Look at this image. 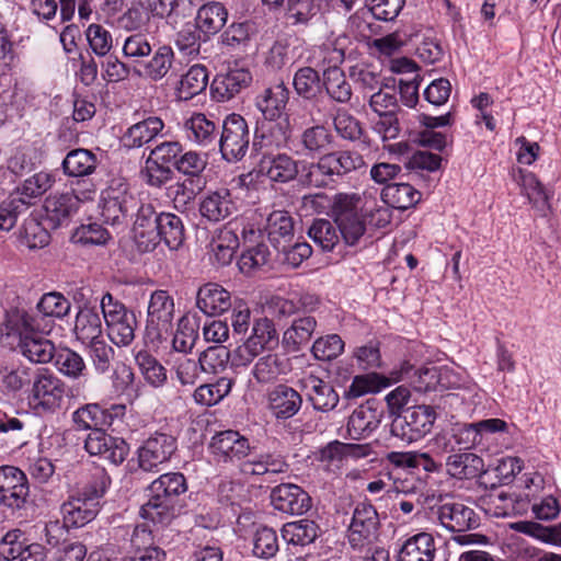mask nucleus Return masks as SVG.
Segmentation results:
<instances>
[{"mask_svg": "<svg viewBox=\"0 0 561 561\" xmlns=\"http://www.w3.org/2000/svg\"><path fill=\"white\" fill-rule=\"evenodd\" d=\"M208 84V71L205 66L194 65L181 76L175 91L180 100H191L206 90Z\"/></svg>", "mask_w": 561, "mask_h": 561, "instance_id": "a18cd8bd", "label": "nucleus"}, {"mask_svg": "<svg viewBox=\"0 0 561 561\" xmlns=\"http://www.w3.org/2000/svg\"><path fill=\"white\" fill-rule=\"evenodd\" d=\"M436 546L428 533L416 534L404 541L398 553V561H434Z\"/></svg>", "mask_w": 561, "mask_h": 561, "instance_id": "c9c22d12", "label": "nucleus"}, {"mask_svg": "<svg viewBox=\"0 0 561 561\" xmlns=\"http://www.w3.org/2000/svg\"><path fill=\"white\" fill-rule=\"evenodd\" d=\"M102 217L112 226L127 225L135 217L133 229L137 227L141 211L148 203H142L128 191L126 184L117 187L110 186L103 197Z\"/></svg>", "mask_w": 561, "mask_h": 561, "instance_id": "423d86ee", "label": "nucleus"}, {"mask_svg": "<svg viewBox=\"0 0 561 561\" xmlns=\"http://www.w3.org/2000/svg\"><path fill=\"white\" fill-rule=\"evenodd\" d=\"M389 385L388 378L377 373L357 375L345 392L347 398H358L367 393L380 391Z\"/></svg>", "mask_w": 561, "mask_h": 561, "instance_id": "bf43d9fd", "label": "nucleus"}, {"mask_svg": "<svg viewBox=\"0 0 561 561\" xmlns=\"http://www.w3.org/2000/svg\"><path fill=\"white\" fill-rule=\"evenodd\" d=\"M302 405L301 394L294 388L280 383L267 392V407L277 420H288Z\"/></svg>", "mask_w": 561, "mask_h": 561, "instance_id": "5701e85b", "label": "nucleus"}, {"mask_svg": "<svg viewBox=\"0 0 561 561\" xmlns=\"http://www.w3.org/2000/svg\"><path fill=\"white\" fill-rule=\"evenodd\" d=\"M135 360L145 379L152 386L159 387L167 380L165 368L147 351H139Z\"/></svg>", "mask_w": 561, "mask_h": 561, "instance_id": "680f3d73", "label": "nucleus"}, {"mask_svg": "<svg viewBox=\"0 0 561 561\" xmlns=\"http://www.w3.org/2000/svg\"><path fill=\"white\" fill-rule=\"evenodd\" d=\"M422 194L409 183H392L381 191L382 201L390 207L405 210L421 201Z\"/></svg>", "mask_w": 561, "mask_h": 561, "instance_id": "c03bdc74", "label": "nucleus"}, {"mask_svg": "<svg viewBox=\"0 0 561 561\" xmlns=\"http://www.w3.org/2000/svg\"><path fill=\"white\" fill-rule=\"evenodd\" d=\"M382 411L374 401H366L356 408L347 422V432L354 439H359L374 432L381 422Z\"/></svg>", "mask_w": 561, "mask_h": 561, "instance_id": "a878e982", "label": "nucleus"}, {"mask_svg": "<svg viewBox=\"0 0 561 561\" xmlns=\"http://www.w3.org/2000/svg\"><path fill=\"white\" fill-rule=\"evenodd\" d=\"M199 214L208 221L218 222L231 216L236 211V204L232 201L228 188H220L208 192L199 202Z\"/></svg>", "mask_w": 561, "mask_h": 561, "instance_id": "c85d7f7f", "label": "nucleus"}, {"mask_svg": "<svg viewBox=\"0 0 561 561\" xmlns=\"http://www.w3.org/2000/svg\"><path fill=\"white\" fill-rule=\"evenodd\" d=\"M149 22L150 12L142 2L131 3V5L117 20L118 26L126 31L140 30Z\"/></svg>", "mask_w": 561, "mask_h": 561, "instance_id": "338daca9", "label": "nucleus"}, {"mask_svg": "<svg viewBox=\"0 0 561 561\" xmlns=\"http://www.w3.org/2000/svg\"><path fill=\"white\" fill-rule=\"evenodd\" d=\"M320 531V527L314 520L302 518L284 524L282 538L289 546L305 547L314 542Z\"/></svg>", "mask_w": 561, "mask_h": 561, "instance_id": "ea45409f", "label": "nucleus"}, {"mask_svg": "<svg viewBox=\"0 0 561 561\" xmlns=\"http://www.w3.org/2000/svg\"><path fill=\"white\" fill-rule=\"evenodd\" d=\"M84 448L90 455L103 456L115 466L121 465L129 451L123 438L110 436L102 428H94L88 434Z\"/></svg>", "mask_w": 561, "mask_h": 561, "instance_id": "a211bd4d", "label": "nucleus"}, {"mask_svg": "<svg viewBox=\"0 0 561 561\" xmlns=\"http://www.w3.org/2000/svg\"><path fill=\"white\" fill-rule=\"evenodd\" d=\"M317 328V320L312 316L295 318L284 333L282 343L289 352H298L309 344Z\"/></svg>", "mask_w": 561, "mask_h": 561, "instance_id": "f704fd0d", "label": "nucleus"}, {"mask_svg": "<svg viewBox=\"0 0 561 561\" xmlns=\"http://www.w3.org/2000/svg\"><path fill=\"white\" fill-rule=\"evenodd\" d=\"M308 234L323 251H332L340 240L336 228L327 219L314 220Z\"/></svg>", "mask_w": 561, "mask_h": 561, "instance_id": "e2e57ef3", "label": "nucleus"}, {"mask_svg": "<svg viewBox=\"0 0 561 561\" xmlns=\"http://www.w3.org/2000/svg\"><path fill=\"white\" fill-rule=\"evenodd\" d=\"M286 373V365L278 354L270 353L260 357L252 367L251 376L260 385L275 382Z\"/></svg>", "mask_w": 561, "mask_h": 561, "instance_id": "8fccbe9b", "label": "nucleus"}, {"mask_svg": "<svg viewBox=\"0 0 561 561\" xmlns=\"http://www.w3.org/2000/svg\"><path fill=\"white\" fill-rule=\"evenodd\" d=\"M231 295L221 285L207 283L196 294V307L206 316L214 317L231 308Z\"/></svg>", "mask_w": 561, "mask_h": 561, "instance_id": "bb28decb", "label": "nucleus"}, {"mask_svg": "<svg viewBox=\"0 0 561 561\" xmlns=\"http://www.w3.org/2000/svg\"><path fill=\"white\" fill-rule=\"evenodd\" d=\"M176 450V439L169 434L156 433L147 438L138 449L139 467L152 471L167 462Z\"/></svg>", "mask_w": 561, "mask_h": 561, "instance_id": "2eb2a0df", "label": "nucleus"}, {"mask_svg": "<svg viewBox=\"0 0 561 561\" xmlns=\"http://www.w3.org/2000/svg\"><path fill=\"white\" fill-rule=\"evenodd\" d=\"M293 134V127L288 115L277 121H265L261 127L256 128L253 147L262 149L264 147H284Z\"/></svg>", "mask_w": 561, "mask_h": 561, "instance_id": "393cba45", "label": "nucleus"}, {"mask_svg": "<svg viewBox=\"0 0 561 561\" xmlns=\"http://www.w3.org/2000/svg\"><path fill=\"white\" fill-rule=\"evenodd\" d=\"M261 238V231L253 227L242 229V239L247 249L239 259V267L243 273H251L267 264L270 251L263 242H256Z\"/></svg>", "mask_w": 561, "mask_h": 561, "instance_id": "b1692460", "label": "nucleus"}, {"mask_svg": "<svg viewBox=\"0 0 561 561\" xmlns=\"http://www.w3.org/2000/svg\"><path fill=\"white\" fill-rule=\"evenodd\" d=\"M174 300L167 290H154L149 300L146 337L151 343L165 340L172 330Z\"/></svg>", "mask_w": 561, "mask_h": 561, "instance_id": "f8f14e48", "label": "nucleus"}, {"mask_svg": "<svg viewBox=\"0 0 561 561\" xmlns=\"http://www.w3.org/2000/svg\"><path fill=\"white\" fill-rule=\"evenodd\" d=\"M65 393V382L53 373L46 370L37 374L33 379V401L45 410L55 411L60 408Z\"/></svg>", "mask_w": 561, "mask_h": 561, "instance_id": "6ab92c4d", "label": "nucleus"}, {"mask_svg": "<svg viewBox=\"0 0 561 561\" xmlns=\"http://www.w3.org/2000/svg\"><path fill=\"white\" fill-rule=\"evenodd\" d=\"M75 334L83 344L102 337V320L94 308L85 306L79 310L76 317Z\"/></svg>", "mask_w": 561, "mask_h": 561, "instance_id": "de8ad7c7", "label": "nucleus"}, {"mask_svg": "<svg viewBox=\"0 0 561 561\" xmlns=\"http://www.w3.org/2000/svg\"><path fill=\"white\" fill-rule=\"evenodd\" d=\"M512 528L518 533L531 536L546 543L561 545V523L543 526L536 522L520 520L512 524Z\"/></svg>", "mask_w": 561, "mask_h": 561, "instance_id": "6e6d98bb", "label": "nucleus"}, {"mask_svg": "<svg viewBox=\"0 0 561 561\" xmlns=\"http://www.w3.org/2000/svg\"><path fill=\"white\" fill-rule=\"evenodd\" d=\"M188 139L203 147L215 146L218 137V129L215 122L208 119L205 114H194L185 122Z\"/></svg>", "mask_w": 561, "mask_h": 561, "instance_id": "09e8293b", "label": "nucleus"}, {"mask_svg": "<svg viewBox=\"0 0 561 561\" xmlns=\"http://www.w3.org/2000/svg\"><path fill=\"white\" fill-rule=\"evenodd\" d=\"M207 165V161L195 151H187L180 154L179 159L174 162V168L182 174L187 176V180L181 185L187 190V198L195 195V190L201 191L205 181L202 173Z\"/></svg>", "mask_w": 561, "mask_h": 561, "instance_id": "cd10ccee", "label": "nucleus"}, {"mask_svg": "<svg viewBox=\"0 0 561 561\" xmlns=\"http://www.w3.org/2000/svg\"><path fill=\"white\" fill-rule=\"evenodd\" d=\"M290 91L284 82L263 89L255 98V106L265 121H277L285 116Z\"/></svg>", "mask_w": 561, "mask_h": 561, "instance_id": "4be33fe9", "label": "nucleus"}, {"mask_svg": "<svg viewBox=\"0 0 561 561\" xmlns=\"http://www.w3.org/2000/svg\"><path fill=\"white\" fill-rule=\"evenodd\" d=\"M323 85L329 98L337 103H347L352 99V87L344 72L334 67L324 72Z\"/></svg>", "mask_w": 561, "mask_h": 561, "instance_id": "864d4df0", "label": "nucleus"}, {"mask_svg": "<svg viewBox=\"0 0 561 561\" xmlns=\"http://www.w3.org/2000/svg\"><path fill=\"white\" fill-rule=\"evenodd\" d=\"M149 499L141 506L140 515L154 524H169L175 516L179 496L186 492L185 477L180 472L161 474L148 488Z\"/></svg>", "mask_w": 561, "mask_h": 561, "instance_id": "7ed1b4c3", "label": "nucleus"}, {"mask_svg": "<svg viewBox=\"0 0 561 561\" xmlns=\"http://www.w3.org/2000/svg\"><path fill=\"white\" fill-rule=\"evenodd\" d=\"M432 514L442 526L453 533H465L479 526L474 511L460 502H445L437 507H432Z\"/></svg>", "mask_w": 561, "mask_h": 561, "instance_id": "f3484780", "label": "nucleus"}, {"mask_svg": "<svg viewBox=\"0 0 561 561\" xmlns=\"http://www.w3.org/2000/svg\"><path fill=\"white\" fill-rule=\"evenodd\" d=\"M80 184L81 182H78V185ZM82 184H88V182L82 181ZM95 192V184L89 182V187L84 191L57 193L48 196L43 206L45 211L44 224L50 229L68 225L72 216L77 214L80 203L93 199Z\"/></svg>", "mask_w": 561, "mask_h": 561, "instance_id": "6e6552de", "label": "nucleus"}, {"mask_svg": "<svg viewBox=\"0 0 561 561\" xmlns=\"http://www.w3.org/2000/svg\"><path fill=\"white\" fill-rule=\"evenodd\" d=\"M333 126L336 134L348 141H357L364 134L360 122L344 108H337L334 113Z\"/></svg>", "mask_w": 561, "mask_h": 561, "instance_id": "052dcab7", "label": "nucleus"}, {"mask_svg": "<svg viewBox=\"0 0 561 561\" xmlns=\"http://www.w3.org/2000/svg\"><path fill=\"white\" fill-rule=\"evenodd\" d=\"M211 453L225 462L240 460L248 456L250 444L239 432L228 430L217 433L209 444Z\"/></svg>", "mask_w": 561, "mask_h": 561, "instance_id": "412c9836", "label": "nucleus"}, {"mask_svg": "<svg viewBox=\"0 0 561 561\" xmlns=\"http://www.w3.org/2000/svg\"><path fill=\"white\" fill-rule=\"evenodd\" d=\"M61 513L67 527H82L96 517L99 506L77 495L62 504Z\"/></svg>", "mask_w": 561, "mask_h": 561, "instance_id": "58836bf2", "label": "nucleus"}, {"mask_svg": "<svg viewBox=\"0 0 561 561\" xmlns=\"http://www.w3.org/2000/svg\"><path fill=\"white\" fill-rule=\"evenodd\" d=\"M36 309L38 314H35L42 323H50L53 328V318H62L68 314L70 310L69 300L59 293L45 294L38 301Z\"/></svg>", "mask_w": 561, "mask_h": 561, "instance_id": "603ef678", "label": "nucleus"}, {"mask_svg": "<svg viewBox=\"0 0 561 561\" xmlns=\"http://www.w3.org/2000/svg\"><path fill=\"white\" fill-rule=\"evenodd\" d=\"M198 359L202 373L217 375L226 370L230 351L224 345L209 346L199 354Z\"/></svg>", "mask_w": 561, "mask_h": 561, "instance_id": "13d9d810", "label": "nucleus"}, {"mask_svg": "<svg viewBox=\"0 0 561 561\" xmlns=\"http://www.w3.org/2000/svg\"><path fill=\"white\" fill-rule=\"evenodd\" d=\"M101 310L110 340L117 346H127L135 339L137 320L134 311L126 308L111 293L103 295Z\"/></svg>", "mask_w": 561, "mask_h": 561, "instance_id": "0eeeda50", "label": "nucleus"}, {"mask_svg": "<svg viewBox=\"0 0 561 561\" xmlns=\"http://www.w3.org/2000/svg\"><path fill=\"white\" fill-rule=\"evenodd\" d=\"M228 12L220 2H209L202 5L196 15V26L207 35L218 33L226 24Z\"/></svg>", "mask_w": 561, "mask_h": 561, "instance_id": "49530a36", "label": "nucleus"}, {"mask_svg": "<svg viewBox=\"0 0 561 561\" xmlns=\"http://www.w3.org/2000/svg\"><path fill=\"white\" fill-rule=\"evenodd\" d=\"M379 516L376 508L366 502L356 505L348 527V541L353 548H362L378 538Z\"/></svg>", "mask_w": 561, "mask_h": 561, "instance_id": "ddd939ff", "label": "nucleus"}, {"mask_svg": "<svg viewBox=\"0 0 561 561\" xmlns=\"http://www.w3.org/2000/svg\"><path fill=\"white\" fill-rule=\"evenodd\" d=\"M358 198L354 195L336 194L330 205V215L347 245H355L365 233L364 220L357 211Z\"/></svg>", "mask_w": 561, "mask_h": 561, "instance_id": "1a4fd4ad", "label": "nucleus"}, {"mask_svg": "<svg viewBox=\"0 0 561 561\" xmlns=\"http://www.w3.org/2000/svg\"><path fill=\"white\" fill-rule=\"evenodd\" d=\"M239 245L237 229L228 224L216 231L209 243V251L214 260L225 266L231 263Z\"/></svg>", "mask_w": 561, "mask_h": 561, "instance_id": "72a5a7b5", "label": "nucleus"}, {"mask_svg": "<svg viewBox=\"0 0 561 561\" xmlns=\"http://www.w3.org/2000/svg\"><path fill=\"white\" fill-rule=\"evenodd\" d=\"M523 194L527 196L533 207L541 215L547 216L551 210L550 194L533 172H522L520 181Z\"/></svg>", "mask_w": 561, "mask_h": 561, "instance_id": "37998d69", "label": "nucleus"}, {"mask_svg": "<svg viewBox=\"0 0 561 561\" xmlns=\"http://www.w3.org/2000/svg\"><path fill=\"white\" fill-rule=\"evenodd\" d=\"M371 448L368 444H352L334 440L323 450L325 458L330 460L342 458H363L370 454Z\"/></svg>", "mask_w": 561, "mask_h": 561, "instance_id": "0e129e2a", "label": "nucleus"}, {"mask_svg": "<svg viewBox=\"0 0 561 561\" xmlns=\"http://www.w3.org/2000/svg\"><path fill=\"white\" fill-rule=\"evenodd\" d=\"M111 485V477L104 469H96L91 480L83 486L78 495L100 507V500Z\"/></svg>", "mask_w": 561, "mask_h": 561, "instance_id": "69168bd1", "label": "nucleus"}, {"mask_svg": "<svg viewBox=\"0 0 561 561\" xmlns=\"http://www.w3.org/2000/svg\"><path fill=\"white\" fill-rule=\"evenodd\" d=\"M101 159L93 151L85 148L70 150L61 162V169L68 178H84L95 173Z\"/></svg>", "mask_w": 561, "mask_h": 561, "instance_id": "2f4dec72", "label": "nucleus"}, {"mask_svg": "<svg viewBox=\"0 0 561 561\" xmlns=\"http://www.w3.org/2000/svg\"><path fill=\"white\" fill-rule=\"evenodd\" d=\"M219 151L227 162L240 161L248 152L250 130L247 121L239 114L228 115L221 125L218 139Z\"/></svg>", "mask_w": 561, "mask_h": 561, "instance_id": "9d476101", "label": "nucleus"}, {"mask_svg": "<svg viewBox=\"0 0 561 561\" xmlns=\"http://www.w3.org/2000/svg\"><path fill=\"white\" fill-rule=\"evenodd\" d=\"M185 229L180 216L158 213L151 203L140 214L134 228V240L141 252L153 251L160 242L170 250H178L184 242Z\"/></svg>", "mask_w": 561, "mask_h": 561, "instance_id": "f03ea898", "label": "nucleus"}, {"mask_svg": "<svg viewBox=\"0 0 561 561\" xmlns=\"http://www.w3.org/2000/svg\"><path fill=\"white\" fill-rule=\"evenodd\" d=\"M365 165L363 156L353 150H336L322 154L308 165L301 175L302 183L314 187H327L345 175Z\"/></svg>", "mask_w": 561, "mask_h": 561, "instance_id": "20e7f679", "label": "nucleus"}, {"mask_svg": "<svg viewBox=\"0 0 561 561\" xmlns=\"http://www.w3.org/2000/svg\"><path fill=\"white\" fill-rule=\"evenodd\" d=\"M26 474L14 466L0 467V504L12 510H21L28 496Z\"/></svg>", "mask_w": 561, "mask_h": 561, "instance_id": "4468645a", "label": "nucleus"}, {"mask_svg": "<svg viewBox=\"0 0 561 561\" xmlns=\"http://www.w3.org/2000/svg\"><path fill=\"white\" fill-rule=\"evenodd\" d=\"M175 56L168 45L159 46L149 61L144 66L145 77L158 82L169 80L174 75Z\"/></svg>", "mask_w": 561, "mask_h": 561, "instance_id": "4c0bfd02", "label": "nucleus"}, {"mask_svg": "<svg viewBox=\"0 0 561 561\" xmlns=\"http://www.w3.org/2000/svg\"><path fill=\"white\" fill-rule=\"evenodd\" d=\"M271 503L276 511L289 515H302L312 506V499L301 486L282 483L273 488Z\"/></svg>", "mask_w": 561, "mask_h": 561, "instance_id": "dca6fc26", "label": "nucleus"}, {"mask_svg": "<svg viewBox=\"0 0 561 561\" xmlns=\"http://www.w3.org/2000/svg\"><path fill=\"white\" fill-rule=\"evenodd\" d=\"M265 231L268 241L276 249L294 239V220L285 210H275L266 219Z\"/></svg>", "mask_w": 561, "mask_h": 561, "instance_id": "79ce46f5", "label": "nucleus"}, {"mask_svg": "<svg viewBox=\"0 0 561 561\" xmlns=\"http://www.w3.org/2000/svg\"><path fill=\"white\" fill-rule=\"evenodd\" d=\"M57 369L64 375L72 379H79L87 375L88 368L83 357L70 348H61L56 351L54 356Z\"/></svg>", "mask_w": 561, "mask_h": 561, "instance_id": "4d7b16f0", "label": "nucleus"}, {"mask_svg": "<svg viewBox=\"0 0 561 561\" xmlns=\"http://www.w3.org/2000/svg\"><path fill=\"white\" fill-rule=\"evenodd\" d=\"M260 172L273 182L287 183L298 175V162L287 153H265L260 160Z\"/></svg>", "mask_w": 561, "mask_h": 561, "instance_id": "c756f323", "label": "nucleus"}, {"mask_svg": "<svg viewBox=\"0 0 561 561\" xmlns=\"http://www.w3.org/2000/svg\"><path fill=\"white\" fill-rule=\"evenodd\" d=\"M319 72L311 67L299 68L293 79V85L298 96L305 100H312L322 89Z\"/></svg>", "mask_w": 561, "mask_h": 561, "instance_id": "5fc2aeb1", "label": "nucleus"}, {"mask_svg": "<svg viewBox=\"0 0 561 561\" xmlns=\"http://www.w3.org/2000/svg\"><path fill=\"white\" fill-rule=\"evenodd\" d=\"M401 378L409 379L416 391L426 392L436 388L440 381V374L435 366L414 368L410 364H404Z\"/></svg>", "mask_w": 561, "mask_h": 561, "instance_id": "3c124183", "label": "nucleus"}, {"mask_svg": "<svg viewBox=\"0 0 561 561\" xmlns=\"http://www.w3.org/2000/svg\"><path fill=\"white\" fill-rule=\"evenodd\" d=\"M0 331L2 336L18 340L20 352L32 363L47 364L56 356L54 343L44 336L50 323H42L36 316L25 311L8 314Z\"/></svg>", "mask_w": 561, "mask_h": 561, "instance_id": "f257e3e1", "label": "nucleus"}, {"mask_svg": "<svg viewBox=\"0 0 561 561\" xmlns=\"http://www.w3.org/2000/svg\"><path fill=\"white\" fill-rule=\"evenodd\" d=\"M164 128L163 121L158 116H149L127 128L122 137L124 147L140 148L153 140Z\"/></svg>", "mask_w": 561, "mask_h": 561, "instance_id": "473e14b6", "label": "nucleus"}, {"mask_svg": "<svg viewBox=\"0 0 561 561\" xmlns=\"http://www.w3.org/2000/svg\"><path fill=\"white\" fill-rule=\"evenodd\" d=\"M252 82V75L245 68H230L224 73H218L210 85L213 96L225 102L234 98L247 89Z\"/></svg>", "mask_w": 561, "mask_h": 561, "instance_id": "aec40b11", "label": "nucleus"}, {"mask_svg": "<svg viewBox=\"0 0 561 561\" xmlns=\"http://www.w3.org/2000/svg\"><path fill=\"white\" fill-rule=\"evenodd\" d=\"M278 345V333L268 318L254 319L251 332L244 342L237 347L236 358L240 365H250L264 351H272Z\"/></svg>", "mask_w": 561, "mask_h": 561, "instance_id": "9b49d317", "label": "nucleus"}, {"mask_svg": "<svg viewBox=\"0 0 561 561\" xmlns=\"http://www.w3.org/2000/svg\"><path fill=\"white\" fill-rule=\"evenodd\" d=\"M279 550L276 531L270 527L259 528L254 535L253 553L263 559L274 557Z\"/></svg>", "mask_w": 561, "mask_h": 561, "instance_id": "774afa93", "label": "nucleus"}, {"mask_svg": "<svg viewBox=\"0 0 561 561\" xmlns=\"http://www.w3.org/2000/svg\"><path fill=\"white\" fill-rule=\"evenodd\" d=\"M307 400L313 409L321 412L332 411L339 403L340 397L327 381L310 375L301 380Z\"/></svg>", "mask_w": 561, "mask_h": 561, "instance_id": "7c9ffc66", "label": "nucleus"}, {"mask_svg": "<svg viewBox=\"0 0 561 561\" xmlns=\"http://www.w3.org/2000/svg\"><path fill=\"white\" fill-rule=\"evenodd\" d=\"M437 419L435 408L427 404L408 407L392 417L391 437L409 445L427 435Z\"/></svg>", "mask_w": 561, "mask_h": 561, "instance_id": "39448f33", "label": "nucleus"}, {"mask_svg": "<svg viewBox=\"0 0 561 561\" xmlns=\"http://www.w3.org/2000/svg\"><path fill=\"white\" fill-rule=\"evenodd\" d=\"M448 474L456 479H473L486 474L484 461L472 453L449 455L446 459Z\"/></svg>", "mask_w": 561, "mask_h": 561, "instance_id": "e433bc0d", "label": "nucleus"}, {"mask_svg": "<svg viewBox=\"0 0 561 561\" xmlns=\"http://www.w3.org/2000/svg\"><path fill=\"white\" fill-rule=\"evenodd\" d=\"M334 142V136L323 124H317L304 129L299 136V146L307 156L322 154Z\"/></svg>", "mask_w": 561, "mask_h": 561, "instance_id": "a19ab883", "label": "nucleus"}]
</instances>
